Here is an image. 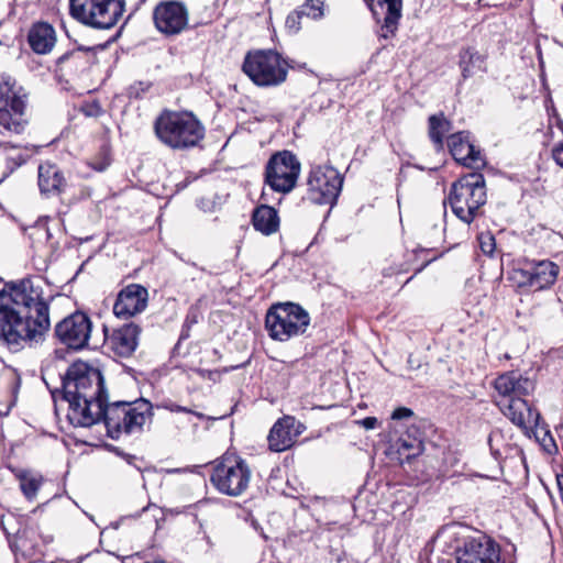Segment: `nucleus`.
Listing matches in <instances>:
<instances>
[{
  "instance_id": "f257e3e1",
  "label": "nucleus",
  "mask_w": 563,
  "mask_h": 563,
  "mask_svg": "<svg viewBox=\"0 0 563 563\" xmlns=\"http://www.w3.org/2000/svg\"><path fill=\"white\" fill-rule=\"evenodd\" d=\"M49 302L42 279L9 282L0 290V343L12 352L43 341L49 330Z\"/></svg>"
},
{
  "instance_id": "f03ea898",
  "label": "nucleus",
  "mask_w": 563,
  "mask_h": 563,
  "mask_svg": "<svg viewBox=\"0 0 563 563\" xmlns=\"http://www.w3.org/2000/svg\"><path fill=\"white\" fill-rule=\"evenodd\" d=\"M63 399L68 402L67 419L74 427L93 426L92 413L109 398L101 371L77 361L62 378Z\"/></svg>"
},
{
  "instance_id": "7ed1b4c3",
  "label": "nucleus",
  "mask_w": 563,
  "mask_h": 563,
  "mask_svg": "<svg viewBox=\"0 0 563 563\" xmlns=\"http://www.w3.org/2000/svg\"><path fill=\"white\" fill-rule=\"evenodd\" d=\"M153 405L141 398L135 401H113L106 400L98 405V409L92 413L93 424L103 422L107 434L119 440L122 435L141 434L144 427L152 423Z\"/></svg>"
},
{
  "instance_id": "20e7f679",
  "label": "nucleus",
  "mask_w": 563,
  "mask_h": 563,
  "mask_svg": "<svg viewBox=\"0 0 563 563\" xmlns=\"http://www.w3.org/2000/svg\"><path fill=\"white\" fill-rule=\"evenodd\" d=\"M494 387L500 396L509 398L504 413L514 424L525 430L538 426L539 411L523 399L534 390L533 380L516 371H510L499 375L494 380Z\"/></svg>"
},
{
  "instance_id": "39448f33",
  "label": "nucleus",
  "mask_w": 563,
  "mask_h": 563,
  "mask_svg": "<svg viewBox=\"0 0 563 563\" xmlns=\"http://www.w3.org/2000/svg\"><path fill=\"white\" fill-rule=\"evenodd\" d=\"M154 132L164 145L177 151L192 148L205 137V126L194 113L167 109L155 119Z\"/></svg>"
},
{
  "instance_id": "423d86ee",
  "label": "nucleus",
  "mask_w": 563,
  "mask_h": 563,
  "mask_svg": "<svg viewBox=\"0 0 563 563\" xmlns=\"http://www.w3.org/2000/svg\"><path fill=\"white\" fill-rule=\"evenodd\" d=\"M448 199L453 213L464 223H472L487 200L484 176L471 173L461 177L453 183Z\"/></svg>"
},
{
  "instance_id": "0eeeda50",
  "label": "nucleus",
  "mask_w": 563,
  "mask_h": 563,
  "mask_svg": "<svg viewBox=\"0 0 563 563\" xmlns=\"http://www.w3.org/2000/svg\"><path fill=\"white\" fill-rule=\"evenodd\" d=\"M309 324V312L291 301L274 303L265 317V329L269 338L279 342L305 334Z\"/></svg>"
},
{
  "instance_id": "6e6552de",
  "label": "nucleus",
  "mask_w": 563,
  "mask_h": 563,
  "mask_svg": "<svg viewBox=\"0 0 563 563\" xmlns=\"http://www.w3.org/2000/svg\"><path fill=\"white\" fill-rule=\"evenodd\" d=\"M290 65L276 51L258 49L249 52L242 70L257 87H276L286 81Z\"/></svg>"
},
{
  "instance_id": "1a4fd4ad",
  "label": "nucleus",
  "mask_w": 563,
  "mask_h": 563,
  "mask_svg": "<svg viewBox=\"0 0 563 563\" xmlns=\"http://www.w3.org/2000/svg\"><path fill=\"white\" fill-rule=\"evenodd\" d=\"M124 11L125 0H69L70 16L96 30L114 27Z\"/></svg>"
},
{
  "instance_id": "9d476101",
  "label": "nucleus",
  "mask_w": 563,
  "mask_h": 563,
  "mask_svg": "<svg viewBox=\"0 0 563 563\" xmlns=\"http://www.w3.org/2000/svg\"><path fill=\"white\" fill-rule=\"evenodd\" d=\"M27 96L9 76H0V133L20 134L27 124Z\"/></svg>"
},
{
  "instance_id": "9b49d317",
  "label": "nucleus",
  "mask_w": 563,
  "mask_h": 563,
  "mask_svg": "<svg viewBox=\"0 0 563 563\" xmlns=\"http://www.w3.org/2000/svg\"><path fill=\"white\" fill-rule=\"evenodd\" d=\"M251 470L247 463L236 455H224L214 465L210 482L221 494L236 497L249 487Z\"/></svg>"
},
{
  "instance_id": "f8f14e48",
  "label": "nucleus",
  "mask_w": 563,
  "mask_h": 563,
  "mask_svg": "<svg viewBox=\"0 0 563 563\" xmlns=\"http://www.w3.org/2000/svg\"><path fill=\"white\" fill-rule=\"evenodd\" d=\"M307 185L311 202L333 207L342 190L343 176L330 165H317L310 169Z\"/></svg>"
},
{
  "instance_id": "ddd939ff",
  "label": "nucleus",
  "mask_w": 563,
  "mask_h": 563,
  "mask_svg": "<svg viewBox=\"0 0 563 563\" xmlns=\"http://www.w3.org/2000/svg\"><path fill=\"white\" fill-rule=\"evenodd\" d=\"M300 175V163L296 155L289 151L274 154L265 167V184L274 191L290 192Z\"/></svg>"
},
{
  "instance_id": "4468645a",
  "label": "nucleus",
  "mask_w": 563,
  "mask_h": 563,
  "mask_svg": "<svg viewBox=\"0 0 563 563\" xmlns=\"http://www.w3.org/2000/svg\"><path fill=\"white\" fill-rule=\"evenodd\" d=\"M91 330L92 322L88 314L76 311L55 325L54 334L67 349L80 351L88 347Z\"/></svg>"
},
{
  "instance_id": "2eb2a0df",
  "label": "nucleus",
  "mask_w": 563,
  "mask_h": 563,
  "mask_svg": "<svg viewBox=\"0 0 563 563\" xmlns=\"http://www.w3.org/2000/svg\"><path fill=\"white\" fill-rule=\"evenodd\" d=\"M153 22L162 34L177 35L188 26V8L184 2L177 0L161 1L153 10Z\"/></svg>"
},
{
  "instance_id": "dca6fc26",
  "label": "nucleus",
  "mask_w": 563,
  "mask_h": 563,
  "mask_svg": "<svg viewBox=\"0 0 563 563\" xmlns=\"http://www.w3.org/2000/svg\"><path fill=\"white\" fill-rule=\"evenodd\" d=\"M147 301V289L140 284H130L119 291L113 313L121 319L132 318L146 309Z\"/></svg>"
},
{
  "instance_id": "f3484780",
  "label": "nucleus",
  "mask_w": 563,
  "mask_h": 563,
  "mask_svg": "<svg viewBox=\"0 0 563 563\" xmlns=\"http://www.w3.org/2000/svg\"><path fill=\"white\" fill-rule=\"evenodd\" d=\"M448 147L453 158L471 168H479L485 164L482 153L471 142L470 132L461 131L448 137Z\"/></svg>"
},
{
  "instance_id": "a211bd4d",
  "label": "nucleus",
  "mask_w": 563,
  "mask_h": 563,
  "mask_svg": "<svg viewBox=\"0 0 563 563\" xmlns=\"http://www.w3.org/2000/svg\"><path fill=\"white\" fill-rule=\"evenodd\" d=\"M141 328L133 323H125L108 334L104 329L106 344L118 356L129 357L136 350Z\"/></svg>"
},
{
  "instance_id": "6ab92c4d",
  "label": "nucleus",
  "mask_w": 563,
  "mask_h": 563,
  "mask_svg": "<svg viewBox=\"0 0 563 563\" xmlns=\"http://www.w3.org/2000/svg\"><path fill=\"white\" fill-rule=\"evenodd\" d=\"M300 428L301 424L291 416L279 418L267 437L269 449L274 452H283L289 449L301 433Z\"/></svg>"
},
{
  "instance_id": "aec40b11",
  "label": "nucleus",
  "mask_w": 563,
  "mask_h": 563,
  "mask_svg": "<svg viewBox=\"0 0 563 563\" xmlns=\"http://www.w3.org/2000/svg\"><path fill=\"white\" fill-rule=\"evenodd\" d=\"M56 31L45 21L34 22L27 32V43L36 54H48L56 44Z\"/></svg>"
},
{
  "instance_id": "412c9836",
  "label": "nucleus",
  "mask_w": 563,
  "mask_h": 563,
  "mask_svg": "<svg viewBox=\"0 0 563 563\" xmlns=\"http://www.w3.org/2000/svg\"><path fill=\"white\" fill-rule=\"evenodd\" d=\"M38 188L46 197L58 196L65 191L67 181L55 164L45 162L38 166Z\"/></svg>"
},
{
  "instance_id": "4be33fe9",
  "label": "nucleus",
  "mask_w": 563,
  "mask_h": 563,
  "mask_svg": "<svg viewBox=\"0 0 563 563\" xmlns=\"http://www.w3.org/2000/svg\"><path fill=\"white\" fill-rule=\"evenodd\" d=\"M457 551L468 558L474 556L476 561H482L481 563H499V545L489 538L467 540L463 549Z\"/></svg>"
},
{
  "instance_id": "5701e85b",
  "label": "nucleus",
  "mask_w": 563,
  "mask_h": 563,
  "mask_svg": "<svg viewBox=\"0 0 563 563\" xmlns=\"http://www.w3.org/2000/svg\"><path fill=\"white\" fill-rule=\"evenodd\" d=\"M26 159L27 155L20 146L0 143V184L21 167Z\"/></svg>"
},
{
  "instance_id": "b1692460",
  "label": "nucleus",
  "mask_w": 563,
  "mask_h": 563,
  "mask_svg": "<svg viewBox=\"0 0 563 563\" xmlns=\"http://www.w3.org/2000/svg\"><path fill=\"white\" fill-rule=\"evenodd\" d=\"M531 288L542 290L552 286L559 275V266L551 261H539L530 264Z\"/></svg>"
},
{
  "instance_id": "393cba45",
  "label": "nucleus",
  "mask_w": 563,
  "mask_h": 563,
  "mask_svg": "<svg viewBox=\"0 0 563 563\" xmlns=\"http://www.w3.org/2000/svg\"><path fill=\"white\" fill-rule=\"evenodd\" d=\"M459 57V66L464 80L475 76L477 73L486 71V56L474 47L462 48Z\"/></svg>"
},
{
  "instance_id": "a878e982",
  "label": "nucleus",
  "mask_w": 563,
  "mask_h": 563,
  "mask_svg": "<svg viewBox=\"0 0 563 563\" xmlns=\"http://www.w3.org/2000/svg\"><path fill=\"white\" fill-rule=\"evenodd\" d=\"M254 229L265 235L275 233L279 228V217L275 208L261 205L254 209L252 214Z\"/></svg>"
},
{
  "instance_id": "bb28decb",
  "label": "nucleus",
  "mask_w": 563,
  "mask_h": 563,
  "mask_svg": "<svg viewBox=\"0 0 563 563\" xmlns=\"http://www.w3.org/2000/svg\"><path fill=\"white\" fill-rule=\"evenodd\" d=\"M103 45L96 46H78L77 48L66 52L60 55L57 59V65L62 66L64 64H70L75 68L79 66L82 68H87L95 58L96 49H102Z\"/></svg>"
},
{
  "instance_id": "cd10ccee",
  "label": "nucleus",
  "mask_w": 563,
  "mask_h": 563,
  "mask_svg": "<svg viewBox=\"0 0 563 563\" xmlns=\"http://www.w3.org/2000/svg\"><path fill=\"white\" fill-rule=\"evenodd\" d=\"M386 4L387 12L384 18V24L382 25L380 36L384 38H388L394 36L397 29L398 22L401 18V0H380L378 1V5L380 8Z\"/></svg>"
},
{
  "instance_id": "c85d7f7f",
  "label": "nucleus",
  "mask_w": 563,
  "mask_h": 563,
  "mask_svg": "<svg viewBox=\"0 0 563 563\" xmlns=\"http://www.w3.org/2000/svg\"><path fill=\"white\" fill-rule=\"evenodd\" d=\"M429 137L438 151L443 148L444 135L452 130V123L448 120L443 112L432 114L428 119Z\"/></svg>"
},
{
  "instance_id": "c756f323",
  "label": "nucleus",
  "mask_w": 563,
  "mask_h": 563,
  "mask_svg": "<svg viewBox=\"0 0 563 563\" xmlns=\"http://www.w3.org/2000/svg\"><path fill=\"white\" fill-rule=\"evenodd\" d=\"M20 488L26 499L33 500L43 484V476L30 471H21L18 474Z\"/></svg>"
},
{
  "instance_id": "7c9ffc66",
  "label": "nucleus",
  "mask_w": 563,
  "mask_h": 563,
  "mask_svg": "<svg viewBox=\"0 0 563 563\" xmlns=\"http://www.w3.org/2000/svg\"><path fill=\"white\" fill-rule=\"evenodd\" d=\"M30 236H35L36 239H45V241L49 244L52 251H56L59 247V243L53 240V234L51 229L47 227L46 221H38L33 228Z\"/></svg>"
},
{
  "instance_id": "2f4dec72",
  "label": "nucleus",
  "mask_w": 563,
  "mask_h": 563,
  "mask_svg": "<svg viewBox=\"0 0 563 563\" xmlns=\"http://www.w3.org/2000/svg\"><path fill=\"white\" fill-rule=\"evenodd\" d=\"M299 10L303 16L317 20L323 15V2L321 0H306L305 3L299 7Z\"/></svg>"
},
{
  "instance_id": "473e14b6",
  "label": "nucleus",
  "mask_w": 563,
  "mask_h": 563,
  "mask_svg": "<svg viewBox=\"0 0 563 563\" xmlns=\"http://www.w3.org/2000/svg\"><path fill=\"white\" fill-rule=\"evenodd\" d=\"M398 452L400 454L408 452L406 455L407 459L416 456L420 453V442L416 443L415 441L412 442L407 439L400 438L398 440Z\"/></svg>"
},
{
  "instance_id": "72a5a7b5",
  "label": "nucleus",
  "mask_w": 563,
  "mask_h": 563,
  "mask_svg": "<svg viewBox=\"0 0 563 563\" xmlns=\"http://www.w3.org/2000/svg\"><path fill=\"white\" fill-rule=\"evenodd\" d=\"M531 267L528 265L525 268H517L512 272V280L517 283L519 287H530L531 288Z\"/></svg>"
},
{
  "instance_id": "f704fd0d",
  "label": "nucleus",
  "mask_w": 563,
  "mask_h": 563,
  "mask_svg": "<svg viewBox=\"0 0 563 563\" xmlns=\"http://www.w3.org/2000/svg\"><path fill=\"white\" fill-rule=\"evenodd\" d=\"M80 112L88 118H98L103 110L98 101H88L81 104Z\"/></svg>"
},
{
  "instance_id": "c9c22d12",
  "label": "nucleus",
  "mask_w": 563,
  "mask_h": 563,
  "mask_svg": "<svg viewBox=\"0 0 563 563\" xmlns=\"http://www.w3.org/2000/svg\"><path fill=\"white\" fill-rule=\"evenodd\" d=\"M303 16L302 13H300L299 8L295 10L294 12L289 13L286 18V27L292 32L297 33L300 30V20Z\"/></svg>"
},
{
  "instance_id": "e433bc0d",
  "label": "nucleus",
  "mask_w": 563,
  "mask_h": 563,
  "mask_svg": "<svg viewBox=\"0 0 563 563\" xmlns=\"http://www.w3.org/2000/svg\"><path fill=\"white\" fill-rule=\"evenodd\" d=\"M15 548L21 551L24 556H31L33 554V545L29 544L27 539L23 536L18 538Z\"/></svg>"
},
{
  "instance_id": "4c0bfd02",
  "label": "nucleus",
  "mask_w": 563,
  "mask_h": 563,
  "mask_svg": "<svg viewBox=\"0 0 563 563\" xmlns=\"http://www.w3.org/2000/svg\"><path fill=\"white\" fill-rule=\"evenodd\" d=\"M413 416V411L407 407H398L391 413L393 420L408 419Z\"/></svg>"
},
{
  "instance_id": "58836bf2",
  "label": "nucleus",
  "mask_w": 563,
  "mask_h": 563,
  "mask_svg": "<svg viewBox=\"0 0 563 563\" xmlns=\"http://www.w3.org/2000/svg\"><path fill=\"white\" fill-rule=\"evenodd\" d=\"M150 88L148 84L139 82L137 85H133L129 88V96L131 98H140L141 92L146 91Z\"/></svg>"
},
{
  "instance_id": "ea45409f",
  "label": "nucleus",
  "mask_w": 563,
  "mask_h": 563,
  "mask_svg": "<svg viewBox=\"0 0 563 563\" xmlns=\"http://www.w3.org/2000/svg\"><path fill=\"white\" fill-rule=\"evenodd\" d=\"M358 423L363 426L366 430H372L376 428V426L378 424V420L375 417H366L362 419Z\"/></svg>"
},
{
  "instance_id": "a19ab883",
  "label": "nucleus",
  "mask_w": 563,
  "mask_h": 563,
  "mask_svg": "<svg viewBox=\"0 0 563 563\" xmlns=\"http://www.w3.org/2000/svg\"><path fill=\"white\" fill-rule=\"evenodd\" d=\"M110 165V161L109 159H102V161H93L91 162L90 166L97 170V172H103L108 168V166Z\"/></svg>"
},
{
  "instance_id": "79ce46f5",
  "label": "nucleus",
  "mask_w": 563,
  "mask_h": 563,
  "mask_svg": "<svg viewBox=\"0 0 563 563\" xmlns=\"http://www.w3.org/2000/svg\"><path fill=\"white\" fill-rule=\"evenodd\" d=\"M553 158L555 159V162L563 167V143L559 144L554 150H553Z\"/></svg>"
},
{
  "instance_id": "37998d69",
  "label": "nucleus",
  "mask_w": 563,
  "mask_h": 563,
  "mask_svg": "<svg viewBox=\"0 0 563 563\" xmlns=\"http://www.w3.org/2000/svg\"><path fill=\"white\" fill-rule=\"evenodd\" d=\"M115 452L117 454L121 455L122 457H124V460L126 461L128 464L130 465H133L135 466L139 471H141V467L139 465L135 464V461L137 460L136 456L134 455H131V454H126V453H123V452H120L118 449H115Z\"/></svg>"
},
{
  "instance_id": "c03bdc74",
  "label": "nucleus",
  "mask_w": 563,
  "mask_h": 563,
  "mask_svg": "<svg viewBox=\"0 0 563 563\" xmlns=\"http://www.w3.org/2000/svg\"><path fill=\"white\" fill-rule=\"evenodd\" d=\"M164 408L168 409L172 412H187V413L192 412L190 409L179 406V405H176V404L165 405Z\"/></svg>"
},
{
  "instance_id": "a18cd8bd",
  "label": "nucleus",
  "mask_w": 563,
  "mask_h": 563,
  "mask_svg": "<svg viewBox=\"0 0 563 563\" xmlns=\"http://www.w3.org/2000/svg\"><path fill=\"white\" fill-rule=\"evenodd\" d=\"M494 249V239L489 236V243L482 242V250L484 253H490Z\"/></svg>"
},
{
  "instance_id": "49530a36",
  "label": "nucleus",
  "mask_w": 563,
  "mask_h": 563,
  "mask_svg": "<svg viewBox=\"0 0 563 563\" xmlns=\"http://www.w3.org/2000/svg\"><path fill=\"white\" fill-rule=\"evenodd\" d=\"M556 485H558L559 492L561 493L563 489V474L556 475Z\"/></svg>"
},
{
  "instance_id": "de8ad7c7",
  "label": "nucleus",
  "mask_w": 563,
  "mask_h": 563,
  "mask_svg": "<svg viewBox=\"0 0 563 563\" xmlns=\"http://www.w3.org/2000/svg\"><path fill=\"white\" fill-rule=\"evenodd\" d=\"M364 1L369 7V9L372 10L373 14H376V12H375V10L373 8L374 0H364Z\"/></svg>"
},
{
  "instance_id": "09e8293b",
  "label": "nucleus",
  "mask_w": 563,
  "mask_h": 563,
  "mask_svg": "<svg viewBox=\"0 0 563 563\" xmlns=\"http://www.w3.org/2000/svg\"><path fill=\"white\" fill-rule=\"evenodd\" d=\"M252 526H253L255 529H257V528H258V523H257V521L253 519V520H252Z\"/></svg>"
},
{
  "instance_id": "8fccbe9b",
  "label": "nucleus",
  "mask_w": 563,
  "mask_h": 563,
  "mask_svg": "<svg viewBox=\"0 0 563 563\" xmlns=\"http://www.w3.org/2000/svg\"><path fill=\"white\" fill-rule=\"evenodd\" d=\"M145 0H141V2H144Z\"/></svg>"
}]
</instances>
